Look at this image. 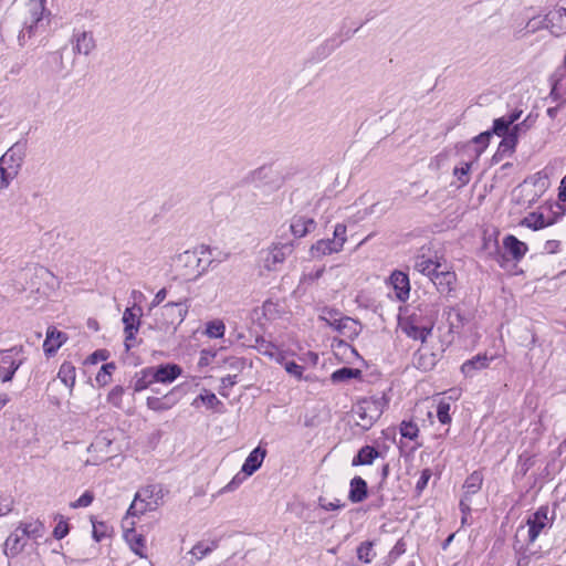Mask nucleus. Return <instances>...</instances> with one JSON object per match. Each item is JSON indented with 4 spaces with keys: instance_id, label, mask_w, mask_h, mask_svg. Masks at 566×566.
I'll use <instances>...</instances> for the list:
<instances>
[{
    "instance_id": "nucleus-54",
    "label": "nucleus",
    "mask_w": 566,
    "mask_h": 566,
    "mask_svg": "<svg viewBox=\"0 0 566 566\" xmlns=\"http://www.w3.org/2000/svg\"><path fill=\"white\" fill-rule=\"evenodd\" d=\"M124 395V388L122 386H115L107 396V401L113 406L119 408L122 406V398Z\"/></svg>"
},
{
    "instance_id": "nucleus-46",
    "label": "nucleus",
    "mask_w": 566,
    "mask_h": 566,
    "mask_svg": "<svg viewBox=\"0 0 566 566\" xmlns=\"http://www.w3.org/2000/svg\"><path fill=\"white\" fill-rule=\"evenodd\" d=\"M450 403L446 400H441L437 407V417L442 424H449L451 422Z\"/></svg>"
},
{
    "instance_id": "nucleus-28",
    "label": "nucleus",
    "mask_w": 566,
    "mask_h": 566,
    "mask_svg": "<svg viewBox=\"0 0 566 566\" xmlns=\"http://www.w3.org/2000/svg\"><path fill=\"white\" fill-rule=\"evenodd\" d=\"M18 527L28 539L36 541L43 537L45 533V527L39 520L20 523Z\"/></svg>"
},
{
    "instance_id": "nucleus-24",
    "label": "nucleus",
    "mask_w": 566,
    "mask_h": 566,
    "mask_svg": "<svg viewBox=\"0 0 566 566\" xmlns=\"http://www.w3.org/2000/svg\"><path fill=\"white\" fill-rule=\"evenodd\" d=\"M349 486H350V489H349V493H348V499L350 502L360 503L367 497L368 486H367V482L363 478H360V476L353 478L350 480Z\"/></svg>"
},
{
    "instance_id": "nucleus-38",
    "label": "nucleus",
    "mask_w": 566,
    "mask_h": 566,
    "mask_svg": "<svg viewBox=\"0 0 566 566\" xmlns=\"http://www.w3.org/2000/svg\"><path fill=\"white\" fill-rule=\"evenodd\" d=\"M198 401H201L209 409L213 410H219V407L222 406V402L217 398V396L213 392H209L206 389L193 400L192 405L196 406Z\"/></svg>"
},
{
    "instance_id": "nucleus-10",
    "label": "nucleus",
    "mask_w": 566,
    "mask_h": 566,
    "mask_svg": "<svg viewBox=\"0 0 566 566\" xmlns=\"http://www.w3.org/2000/svg\"><path fill=\"white\" fill-rule=\"evenodd\" d=\"M316 221L305 214H294L289 224V231L295 239H301L314 231Z\"/></svg>"
},
{
    "instance_id": "nucleus-2",
    "label": "nucleus",
    "mask_w": 566,
    "mask_h": 566,
    "mask_svg": "<svg viewBox=\"0 0 566 566\" xmlns=\"http://www.w3.org/2000/svg\"><path fill=\"white\" fill-rule=\"evenodd\" d=\"M384 401L378 398H364L352 410L355 423L363 430H369L384 411Z\"/></svg>"
},
{
    "instance_id": "nucleus-58",
    "label": "nucleus",
    "mask_w": 566,
    "mask_h": 566,
    "mask_svg": "<svg viewBox=\"0 0 566 566\" xmlns=\"http://www.w3.org/2000/svg\"><path fill=\"white\" fill-rule=\"evenodd\" d=\"M94 500V494L91 491H85L75 502L71 503V507H87L92 504Z\"/></svg>"
},
{
    "instance_id": "nucleus-53",
    "label": "nucleus",
    "mask_w": 566,
    "mask_h": 566,
    "mask_svg": "<svg viewBox=\"0 0 566 566\" xmlns=\"http://www.w3.org/2000/svg\"><path fill=\"white\" fill-rule=\"evenodd\" d=\"M35 275L46 282V284L54 287L55 285H59L57 279L54 276V274L49 271L48 269L40 266L35 270Z\"/></svg>"
},
{
    "instance_id": "nucleus-60",
    "label": "nucleus",
    "mask_w": 566,
    "mask_h": 566,
    "mask_svg": "<svg viewBox=\"0 0 566 566\" xmlns=\"http://www.w3.org/2000/svg\"><path fill=\"white\" fill-rule=\"evenodd\" d=\"M70 527L66 521L61 520L53 530V536L62 539L69 534Z\"/></svg>"
},
{
    "instance_id": "nucleus-20",
    "label": "nucleus",
    "mask_w": 566,
    "mask_h": 566,
    "mask_svg": "<svg viewBox=\"0 0 566 566\" xmlns=\"http://www.w3.org/2000/svg\"><path fill=\"white\" fill-rule=\"evenodd\" d=\"M266 455V450L262 447H256L250 452L242 465V472L245 475H252L262 464Z\"/></svg>"
},
{
    "instance_id": "nucleus-41",
    "label": "nucleus",
    "mask_w": 566,
    "mask_h": 566,
    "mask_svg": "<svg viewBox=\"0 0 566 566\" xmlns=\"http://www.w3.org/2000/svg\"><path fill=\"white\" fill-rule=\"evenodd\" d=\"M373 542H363L357 547V557L359 560L364 562L365 564L371 563V560L375 557V552L373 549Z\"/></svg>"
},
{
    "instance_id": "nucleus-45",
    "label": "nucleus",
    "mask_w": 566,
    "mask_h": 566,
    "mask_svg": "<svg viewBox=\"0 0 566 566\" xmlns=\"http://www.w3.org/2000/svg\"><path fill=\"white\" fill-rule=\"evenodd\" d=\"M346 233H347V228L345 224L343 223H337L334 228V233H333V238L332 240L334 241V243L339 247L342 250H343V247L347 240V237H346Z\"/></svg>"
},
{
    "instance_id": "nucleus-3",
    "label": "nucleus",
    "mask_w": 566,
    "mask_h": 566,
    "mask_svg": "<svg viewBox=\"0 0 566 566\" xmlns=\"http://www.w3.org/2000/svg\"><path fill=\"white\" fill-rule=\"evenodd\" d=\"M293 251L294 242L291 240L273 242L268 249L261 251V264L268 271H279Z\"/></svg>"
},
{
    "instance_id": "nucleus-6",
    "label": "nucleus",
    "mask_w": 566,
    "mask_h": 566,
    "mask_svg": "<svg viewBox=\"0 0 566 566\" xmlns=\"http://www.w3.org/2000/svg\"><path fill=\"white\" fill-rule=\"evenodd\" d=\"M440 297L437 295H429L426 298H420L413 312L408 317H416L417 321L426 326L433 327L439 315Z\"/></svg>"
},
{
    "instance_id": "nucleus-31",
    "label": "nucleus",
    "mask_w": 566,
    "mask_h": 566,
    "mask_svg": "<svg viewBox=\"0 0 566 566\" xmlns=\"http://www.w3.org/2000/svg\"><path fill=\"white\" fill-rule=\"evenodd\" d=\"M379 457V451L371 447L365 446L363 447L358 453L354 457L352 461V465H366L371 464L376 458Z\"/></svg>"
},
{
    "instance_id": "nucleus-26",
    "label": "nucleus",
    "mask_w": 566,
    "mask_h": 566,
    "mask_svg": "<svg viewBox=\"0 0 566 566\" xmlns=\"http://www.w3.org/2000/svg\"><path fill=\"white\" fill-rule=\"evenodd\" d=\"M218 547V541H211L210 543L198 542L190 551L189 555H191L190 565H195L197 562L201 560L203 557L208 556Z\"/></svg>"
},
{
    "instance_id": "nucleus-14",
    "label": "nucleus",
    "mask_w": 566,
    "mask_h": 566,
    "mask_svg": "<svg viewBox=\"0 0 566 566\" xmlns=\"http://www.w3.org/2000/svg\"><path fill=\"white\" fill-rule=\"evenodd\" d=\"M28 543V538L17 527L14 532H12L4 542L3 553L7 556L15 557L19 555Z\"/></svg>"
},
{
    "instance_id": "nucleus-63",
    "label": "nucleus",
    "mask_w": 566,
    "mask_h": 566,
    "mask_svg": "<svg viewBox=\"0 0 566 566\" xmlns=\"http://www.w3.org/2000/svg\"><path fill=\"white\" fill-rule=\"evenodd\" d=\"M104 528H106L104 523L93 524V537L96 542H99L105 537L106 534Z\"/></svg>"
},
{
    "instance_id": "nucleus-21",
    "label": "nucleus",
    "mask_w": 566,
    "mask_h": 566,
    "mask_svg": "<svg viewBox=\"0 0 566 566\" xmlns=\"http://www.w3.org/2000/svg\"><path fill=\"white\" fill-rule=\"evenodd\" d=\"M503 247L515 261L523 259L528 250L526 243L520 241L512 234H509L503 239Z\"/></svg>"
},
{
    "instance_id": "nucleus-15",
    "label": "nucleus",
    "mask_w": 566,
    "mask_h": 566,
    "mask_svg": "<svg viewBox=\"0 0 566 566\" xmlns=\"http://www.w3.org/2000/svg\"><path fill=\"white\" fill-rule=\"evenodd\" d=\"M440 294L449 295L454 290L455 274L450 271H436L430 277Z\"/></svg>"
},
{
    "instance_id": "nucleus-61",
    "label": "nucleus",
    "mask_w": 566,
    "mask_h": 566,
    "mask_svg": "<svg viewBox=\"0 0 566 566\" xmlns=\"http://www.w3.org/2000/svg\"><path fill=\"white\" fill-rule=\"evenodd\" d=\"M319 505L325 511H335L344 506V503H340L339 500H336L334 502L327 501L324 497H319Z\"/></svg>"
},
{
    "instance_id": "nucleus-16",
    "label": "nucleus",
    "mask_w": 566,
    "mask_h": 566,
    "mask_svg": "<svg viewBox=\"0 0 566 566\" xmlns=\"http://www.w3.org/2000/svg\"><path fill=\"white\" fill-rule=\"evenodd\" d=\"M390 283L396 292V296L400 302H405L409 297L410 283L405 272L394 271L390 275Z\"/></svg>"
},
{
    "instance_id": "nucleus-8",
    "label": "nucleus",
    "mask_w": 566,
    "mask_h": 566,
    "mask_svg": "<svg viewBox=\"0 0 566 566\" xmlns=\"http://www.w3.org/2000/svg\"><path fill=\"white\" fill-rule=\"evenodd\" d=\"M27 144L18 142L13 144L0 158V164L9 170L19 175L22 164L25 158Z\"/></svg>"
},
{
    "instance_id": "nucleus-33",
    "label": "nucleus",
    "mask_w": 566,
    "mask_h": 566,
    "mask_svg": "<svg viewBox=\"0 0 566 566\" xmlns=\"http://www.w3.org/2000/svg\"><path fill=\"white\" fill-rule=\"evenodd\" d=\"M57 377L66 387L70 388V390H72L75 385V367L71 363L64 361L59 369Z\"/></svg>"
},
{
    "instance_id": "nucleus-37",
    "label": "nucleus",
    "mask_w": 566,
    "mask_h": 566,
    "mask_svg": "<svg viewBox=\"0 0 566 566\" xmlns=\"http://www.w3.org/2000/svg\"><path fill=\"white\" fill-rule=\"evenodd\" d=\"M360 375H361V371L359 369L350 368V367H343V368L335 370L332 374L331 379L333 382H343V381H347L353 378H358V377H360Z\"/></svg>"
},
{
    "instance_id": "nucleus-48",
    "label": "nucleus",
    "mask_w": 566,
    "mask_h": 566,
    "mask_svg": "<svg viewBox=\"0 0 566 566\" xmlns=\"http://www.w3.org/2000/svg\"><path fill=\"white\" fill-rule=\"evenodd\" d=\"M132 551L142 558H145L143 547L145 546V538L143 535L133 534L132 538L128 539Z\"/></svg>"
},
{
    "instance_id": "nucleus-59",
    "label": "nucleus",
    "mask_w": 566,
    "mask_h": 566,
    "mask_svg": "<svg viewBox=\"0 0 566 566\" xmlns=\"http://www.w3.org/2000/svg\"><path fill=\"white\" fill-rule=\"evenodd\" d=\"M282 365H284V368L287 374L295 377L296 379L302 378L303 370H304L303 366L296 364L295 361H284V360H283Z\"/></svg>"
},
{
    "instance_id": "nucleus-39",
    "label": "nucleus",
    "mask_w": 566,
    "mask_h": 566,
    "mask_svg": "<svg viewBox=\"0 0 566 566\" xmlns=\"http://www.w3.org/2000/svg\"><path fill=\"white\" fill-rule=\"evenodd\" d=\"M226 332V325L221 319H213L206 324V335L210 338H221Z\"/></svg>"
},
{
    "instance_id": "nucleus-23",
    "label": "nucleus",
    "mask_w": 566,
    "mask_h": 566,
    "mask_svg": "<svg viewBox=\"0 0 566 566\" xmlns=\"http://www.w3.org/2000/svg\"><path fill=\"white\" fill-rule=\"evenodd\" d=\"M254 348L261 355L268 356L280 364H283V360H285L284 354L274 344L262 337L255 339Z\"/></svg>"
},
{
    "instance_id": "nucleus-13",
    "label": "nucleus",
    "mask_w": 566,
    "mask_h": 566,
    "mask_svg": "<svg viewBox=\"0 0 566 566\" xmlns=\"http://www.w3.org/2000/svg\"><path fill=\"white\" fill-rule=\"evenodd\" d=\"M73 52L75 54L88 55L96 46L92 32L74 31L71 38Z\"/></svg>"
},
{
    "instance_id": "nucleus-43",
    "label": "nucleus",
    "mask_w": 566,
    "mask_h": 566,
    "mask_svg": "<svg viewBox=\"0 0 566 566\" xmlns=\"http://www.w3.org/2000/svg\"><path fill=\"white\" fill-rule=\"evenodd\" d=\"M511 124L507 122V119L502 116L499 118H495L493 122L492 129L490 130L493 134L504 138V136H507L510 134Z\"/></svg>"
},
{
    "instance_id": "nucleus-64",
    "label": "nucleus",
    "mask_w": 566,
    "mask_h": 566,
    "mask_svg": "<svg viewBox=\"0 0 566 566\" xmlns=\"http://www.w3.org/2000/svg\"><path fill=\"white\" fill-rule=\"evenodd\" d=\"M430 478H431V471L429 469H424L421 472V475L417 482V489L423 490L426 488V485L428 484V481L430 480Z\"/></svg>"
},
{
    "instance_id": "nucleus-1",
    "label": "nucleus",
    "mask_w": 566,
    "mask_h": 566,
    "mask_svg": "<svg viewBox=\"0 0 566 566\" xmlns=\"http://www.w3.org/2000/svg\"><path fill=\"white\" fill-rule=\"evenodd\" d=\"M45 0H30L27 3V11L29 17L24 19L23 28L19 34L20 44L23 45L27 39H31L33 35L43 32L49 18L45 15Z\"/></svg>"
},
{
    "instance_id": "nucleus-51",
    "label": "nucleus",
    "mask_w": 566,
    "mask_h": 566,
    "mask_svg": "<svg viewBox=\"0 0 566 566\" xmlns=\"http://www.w3.org/2000/svg\"><path fill=\"white\" fill-rule=\"evenodd\" d=\"M18 175L9 170L0 164V190L9 187L10 182L17 178Z\"/></svg>"
},
{
    "instance_id": "nucleus-36",
    "label": "nucleus",
    "mask_w": 566,
    "mask_h": 566,
    "mask_svg": "<svg viewBox=\"0 0 566 566\" xmlns=\"http://www.w3.org/2000/svg\"><path fill=\"white\" fill-rule=\"evenodd\" d=\"M211 255V249L208 245H200L193 251H186L181 258L187 263H197V266H200L203 256Z\"/></svg>"
},
{
    "instance_id": "nucleus-52",
    "label": "nucleus",
    "mask_w": 566,
    "mask_h": 566,
    "mask_svg": "<svg viewBox=\"0 0 566 566\" xmlns=\"http://www.w3.org/2000/svg\"><path fill=\"white\" fill-rule=\"evenodd\" d=\"M525 28L527 29V31L530 33H535L536 31H539V30H543V29H547L548 30V23L545 20V17L543 19H538L536 17H533V18H531L527 21Z\"/></svg>"
},
{
    "instance_id": "nucleus-56",
    "label": "nucleus",
    "mask_w": 566,
    "mask_h": 566,
    "mask_svg": "<svg viewBox=\"0 0 566 566\" xmlns=\"http://www.w3.org/2000/svg\"><path fill=\"white\" fill-rule=\"evenodd\" d=\"M449 327L451 332H455L462 325V316L459 311L450 308L448 312Z\"/></svg>"
},
{
    "instance_id": "nucleus-44",
    "label": "nucleus",
    "mask_w": 566,
    "mask_h": 566,
    "mask_svg": "<svg viewBox=\"0 0 566 566\" xmlns=\"http://www.w3.org/2000/svg\"><path fill=\"white\" fill-rule=\"evenodd\" d=\"M150 373L151 368L142 370L140 377H138L134 384L135 391H142L146 389L150 384L155 382V379H151Z\"/></svg>"
},
{
    "instance_id": "nucleus-42",
    "label": "nucleus",
    "mask_w": 566,
    "mask_h": 566,
    "mask_svg": "<svg viewBox=\"0 0 566 566\" xmlns=\"http://www.w3.org/2000/svg\"><path fill=\"white\" fill-rule=\"evenodd\" d=\"M342 313L334 308H324L319 315V319L326 322L334 329L336 328L337 323L342 319Z\"/></svg>"
},
{
    "instance_id": "nucleus-17",
    "label": "nucleus",
    "mask_w": 566,
    "mask_h": 566,
    "mask_svg": "<svg viewBox=\"0 0 566 566\" xmlns=\"http://www.w3.org/2000/svg\"><path fill=\"white\" fill-rule=\"evenodd\" d=\"M491 360L492 357L485 354H478L462 364L461 371L465 377H473L478 371L488 368Z\"/></svg>"
},
{
    "instance_id": "nucleus-57",
    "label": "nucleus",
    "mask_w": 566,
    "mask_h": 566,
    "mask_svg": "<svg viewBox=\"0 0 566 566\" xmlns=\"http://www.w3.org/2000/svg\"><path fill=\"white\" fill-rule=\"evenodd\" d=\"M146 403L147 407L154 411H164L171 407L169 403H166L161 398L158 397H148Z\"/></svg>"
},
{
    "instance_id": "nucleus-11",
    "label": "nucleus",
    "mask_w": 566,
    "mask_h": 566,
    "mask_svg": "<svg viewBox=\"0 0 566 566\" xmlns=\"http://www.w3.org/2000/svg\"><path fill=\"white\" fill-rule=\"evenodd\" d=\"M188 307L184 302H169L161 307V316L166 325H179L186 318Z\"/></svg>"
},
{
    "instance_id": "nucleus-12",
    "label": "nucleus",
    "mask_w": 566,
    "mask_h": 566,
    "mask_svg": "<svg viewBox=\"0 0 566 566\" xmlns=\"http://www.w3.org/2000/svg\"><path fill=\"white\" fill-rule=\"evenodd\" d=\"M548 30L554 36L566 34V8L556 7L545 14Z\"/></svg>"
},
{
    "instance_id": "nucleus-4",
    "label": "nucleus",
    "mask_w": 566,
    "mask_h": 566,
    "mask_svg": "<svg viewBox=\"0 0 566 566\" xmlns=\"http://www.w3.org/2000/svg\"><path fill=\"white\" fill-rule=\"evenodd\" d=\"M555 512L547 505L539 506L526 520L527 541L534 543L541 534L546 533L553 525Z\"/></svg>"
},
{
    "instance_id": "nucleus-30",
    "label": "nucleus",
    "mask_w": 566,
    "mask_h": 566,
    "mask_svg": "<svg viewBox=\"0 0 566 566\" xmlns=\"http://www.w3.org/2000/svg\"><path fill=\"white\" fill-rule=\"evenodd\" d=\"M436 364L437 358L432 353L418 350L413 356V366L422 371L431 370Z\"/></svg>"
},
{
    "instance_id": "nucleus-29",
    "label": "nucleus",
    "mask_w": 566,
    "mask_h": 566,
    "mask_svg": "<svg viewBox=\"0 0 566 566\" xmlns=\"http://www.w3.org/2000/svg\"><path fill=\"white\" fill-rule=\"evenodd\" d=\"M516 145H517V142H516L514 135L504 136V138L501 140V143L497 147V150L493 155L492 160L494 163H499L503 158L511 156L515 151Z\"/></svg>"
},
{
    "instance_id": "nucleus-7",
    "label": "nucleus",
    "mask_w": 566,
    "mask_h": 566,
    "mask_svg": "<svg viewBox=\"0 0 566 566\" xmlns=\"http://www.w3.org/2000/svg\"><path fill=\"white\" fill-rule=\"evenodd\" d=\"M142 314V307L136 304H134L132 307H127L124 311L122 321L124 324L126 349L130 348L129 339H135V336L139 329Z\"/></svg>"
},
{
    "instance_id": "nucleus-49",
    "label": "nucleus",
    "mask_w": 566,
    "mask_h": 566,
    "mask_svg": "<svg viewBox=\"0 0 566 566\" xmlns=\"http://www.w3.org/2000/svg\"><path fill=\"white\" fill-rule=\"evenodd\" d=\"M114 369H115L114 363H108V364L103 365L96 376V381L101 385H106L108 382Z\"/></svg>"
},
{
    "instance_id": "nucleus-47",
    "label": "nucleus",
    "mask_w": 566,
    "mask_h": 566,
    "mask_svg": "<svg viewBox=\"0 0 566 566\" xmlns=\"http://www.w3.org/2000/svg\"><path fill=\"white\" fill-rule=\"evenodd\" d=\"M419 432L418 426L412 421H403L400 426V433L403 438L413 440L417 438Z\"/></svg>"
},
{
    "instance_id": "nucleus-5",
    "label": "nucleus",
    "mask_w": 566,
    "mask_h": 566,
    "mask_svg": "<svg viewBox=\"0 0 566 566\" xmlns=\"http://www.w3.org/2000/svg\"><path fill=\"white\" fill-rule=\"evenodd\" d=\"M25 357L22 346H13L8 349H0V380L11 381L15 371L24 363Z\"/></svg>"
},
{
    "instance_id": "nucleus-9",
    "label": "nucleus",
    "mask_w": 566,
    "mask_h": 566,
    "mask_svg": "<svg viewBox=\"0 0 566 566\" xmlns=\"http://www.w3.org/2000/svg\"><path fill=\"white\" fill-rule=\"evenodd\" d=\"M401 331L410 338L424 343L428 336L431 335L433 327L426 326L421 322L417 321L416 317H407L400 323Z\"/></svg>"
},
{
    "instance_id": "nucleus-27",
    "label": "nucleus",
    "mask_w": 566,
    "mask_h": 566,
    "mask_svg": "<svg viewBox=\"0 0 566 566\" xmlns=\"http://www.w3.org/2000/svg\"><path fill=\"white\" fill-rule=\"evenodd\" d=\"M335 331L348 338H354L360 333L361 325L358 321L352 317L343 316L342 319L337 323Z\"/></svg>"
},
{
    "instance_id": "nucleus-22",
    "label": "nucleus",
    "mask_w": 566,
    "mask_h": 566,
    "mask_svg": "<svg viewBox=\"0 0 566 566\" xmlns=\"http://www.w3.org/2000/svg\"><path fill=\"white\" fill-rule=\"evenodd\" d=\"M340 251L342 249L332 239H321L311 247L310 254L313 259H319Z\"/></svg>"
},
{
    "instance_id": "nucleus-19",
    "label": "nucleus",
    "mask_w": 566,
    "mask_h": 566,
    "mask_svg": "<svg viewBox=\"0 0 566 566\" xmlns=\"http://www.w3.org/2000/svg\"><path fill=\"white\" fill-rule=\"evenodd\" d=\"M441 266V264L434 261L430 256H426L424 254L416 255L413 259L412 268L415 271L427 275L429 279L436 273V271Z\"/></svg>"
},
{
    "instance_id": "nucleus-35",
    "label": "nucleus",
    "mask_w": 566,
    "mask_h": 566,
    "mask_svg": "<svg viewBox=\"0 0 566 566\" xmlns=\"http://www.w3.org/2000/svg\"><path fill=\"white\" fill-rule=\"evenodd\" d=\"M482 481L483 478L480 472L474 471L473 473H471L463 484V488L465 490L464 495L471 497V495L478 493L482 486Z\"/></svg>"
},
{
    "instance_id": "nucleus-32",
    "label": "nucleus",
    "mask_w": 566,
    "mask_h": 566,
    "mask_svg": "<svg viewBox=\"0 0 566 566\" xmlns=\"http://www.w3.org/2000/svg\"><path fill=\"white\" fill-rule=\"evenodd\" d=\"M553 224L552 220H546L543 213L531 212L522 221L521 226L530 228L532 230L544 229Z\"/></svg>"
},
{
    "instance_id": "nucleus-55",
    "label": "nucleus",
    "mask_w": 566,
    "mask_h": 566,
    "mask_svg": "<svg viewBox=\"0 0 566 566\" xmlns=\"http://www.w3.org/2000/svg\"><path fill=\"white\" fill-rule=\"evenodd\" d=\"M157 486L156 485H149L145 489H142L136 493V500H143L144 502H154L156 497L154 499L155 492ZM159 500V497L157 496Z\"/></svg>"
},
{
    "instance_id": "nucleus-25",
    "label": "nucleus",
    "mask_w": 566,
    "mask_h": 566,
    "mask_svg": "<svg viewBox=\"0 0 566 566\" xmlns=\"http://www.w3.org/2000/svg\"><path fill=\"white\" fill-rule=\"evenodd\" d=\"M65 340L66 337L64 333L55 328H49L46 333V338L43 343V349L45 354H54L63 345Z\"/></svg>"
},
{
    "instance_id": "nucleus-40",
    "label": "nucleus",
    "mask_w": 566,
    "mask_h": 566,
    "mask_svg": "<svg viewBox=\"0 0 566 566\" xmlns=\"http://www.w3.org/2000/svg\"><path fill=\"white\" fill-rule=\"evenodd\" d=\"M471 163H461L460 167H454L453 175L459 181V187H463L470 182Z\"/></svg>"
},
{
    "instance_id": "nucleus-50",
    "label": "nucleus",
    "mask_w": 566,
    "mask_h": 566,
    "mask_svg": "<svg viewBox=\"0 0 566 566\" xmlns=\"http://www.w3.org/2000/svg\"><path fill=\"white\" fill-rule=\"evenodd\" d=\"M491 136H492V133L490 130H486V132H483L480 135L475 136L472 139V143H474L479 146V148L476 149V157H479L482 154V151L486 148Z\"/></svg>"
},
{
    "instance_id": "nucleus-62",
    "label": "nucleus",
    "mask_w": 566,
    "mask_h": 566,
    "mask_svg": "<svg viewBox=\"0 0 566 566\" xmlns=\"http://www.w3.org/2000/svg\"><path fill=\"white\" fill-rule=\"evenodd\" d=\"M528 126L526 125V120H523L522 123L513 124L507 136L514 135L516 142H518L520 134L526 132Z\"/></svg>"
},
{
    "instance_id": "nucleus-34",
    "label": "nucleus",
    "mask_w": 566,
    "mask_h": 566,
    "mask_svg": "<svg viewBox=\"0 0 566 566\" xmlns=\"http://www.w3.org/2000/svg\"><path fill=\"white\" fill-rule=\"evenodd\" d=\"M158 505V499H156L154 502H144L143 500H136L135 497L127 511V514L133 516L142 515L147 511L156 510Z\"/></svg>"
},
{
    "instance_id": "nucleus-18",
    "label": "nucleus",
    "mask_w": 566,
    "mask_h": 566,
    "mask_svg": "<svg viewBox=\"0 0 566 566\" xmlns=\"http://www.w3.org/2000/svg\"><path fill=\"white\" fill-rule=\"evenodd\" d=\"M181 374V368L175 364L160 365L151 368V379L157 382H171Z\"/></svg>"
}]
</instances>
